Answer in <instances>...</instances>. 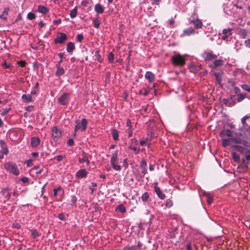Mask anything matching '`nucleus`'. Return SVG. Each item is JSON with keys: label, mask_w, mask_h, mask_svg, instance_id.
<instances>
[{"label": "nucleus", "mask_w": 250, "mask_h": 250, "mask_svg": "<svg viewBox=\"0 0 250 250\" xmlns=\"http://www.w3.org/2000/svg\"><path fill=\"white\" fill-rule=\"evenodd\" d=\"M22 99L26 102H29L32 101V98L31 95L24 94L22 96Z\"/></svg>", "instance_id": "72a5a7b5"}, {"label": "nucleus", "mask_w": 250, "mask_h": 250, "mask_svg": "<svg viewBox=\"0 0 250 250\" xmlns=\"http://www.w3.org/2000/svg\"><path fill=\"white\" fill-rule=\"evenodd\" d=\"M56 67L57 68V70L55 73V75L56 76L59 77L62 75L64 73V69L59 64H57L56 65Z\"/></svg>", "instance_id": "2eb2a0df"}, {"label": "nucleus", "mask_w": 250, "mask_h": 250, "mask_svg": "<svg viewBox=\"0 0 250 250\" xmlns=\"http://www.w3.org/2000/svg\"><path fill=\"white\" fill-rule=\"evenodd\" d=\"M118 156V150H116L112 154V156L111 157L110 163L111 162H118V159L117 158Z\"/></svg>", "instance_id": "393cba45"}, {"label": "nucleus", "mask_w": 250, "mask_h": 250, "mask_svg": "<svg viewBox=\"0 0 250 250\" xmlns=\"http://www.w3.org/2000/svg\"><path fill=\"white\" fill-rule=\"evenodd\" d=\"M231 28L224 29L222 31L223 36L221 38L223 40H227L229 36L231 35Z\"/></svg>", "instance_id": "6e6552de"}, {"label": "nucleus", "mask_w": 250, "mask_h": 250, "mask_svg": "<svg viewBox=\"0 0 250 250\" xmlns=\"http://www.w3.org/2000/svg\"><path fill=\"white\" fill-rule=\"evenodd\" d=\"M93 23L94 26L96 28H98L99 27L100 24V21L98 19H95L93 21Z\"/></svg>", "instance_id": "a19ab883"}, {"label": "nucleus", "mask_w": 250, "mask_h": 250, "mask_svg": "<svg viewBox=\"0 0 250 250\" xmlns=\"http://www.w3.org/2000/svg\"><path fill=\"white\" fill-rule=\"evenodd\" d=\"M155 191L160 199H164L165 198V194L162 193L159 187H155Z\"/></svg>", "instance_id": "412c9836"}, {"label": "nucleus", "mask_w": 250, "mask_h": 250, "mask_svg": "<svg viewBox=\"0 0 250 250\" xmlns=\"http://www.w3.org/2000/svg\"><path fill=\"white\" fill-rule=\"evenodd\" d=\"M32 235L34 237H36L40 235V234L36 230H34L32 231Z\"/></svg>", "instance_id": "603ef678"}, {"label": "nucleus", "mask_w": 250, "mask_h": 250, "mask_svg": "<svg viewBox=\"0 0 250 250\" xmlns=\"http://www.w3.org/2000/svg\"><path fill=\"white\" fill-rule=\"evenodd\" d=\"M38 11L39 12L42 13V14H46L48 12V9L47 7L42 6V5H39L38 6Z\"/></svg>", "instance_id": "bb28decb"}, {"label": "nucleus", "mask_w": 250, "mask_h": 250, "mask_svg": "<svg viewBox=\"0 0 250 250\" xmlns=\"http://www.w3.org/2000/svg\"><path fill=\"white\" fill-rule=\"evenodd\" d=\"M249 118V116H245L241 119V122L243 125L244 126L246 124V120Z\"/></svg>", "instance_id": "3c124183"}, {"label": "nucleus", "mask_w": 250, "mask_h": 250, "mask_svg": "<svg viewBox=\"0 0 250 250\" xmlns=\"http://www.w3.org/2000/svg\"><path fill=\"white\" fill-rule=\"evenodd\" d=\"M114 59V54L112 53H110L108 55V60L109 62H112Z\"/></svg>", "instance_id": "09e8293b"}, {"label": "nucleus", "mask_w": 250, "mask_h": 250, "mask_svg": "<svg viewBox=\"0 0 250 250\" xmlns=\"http://www.w3.org/2000/svg\"><path fill=\"white\" fill-rule=\"evenodd\" d=\"M9 11V8H5L2 14L0 15V18L3 20H6L7 19V16L8 15Z\"/></svg>", "instance_id": "4be33fe9"}, {"label": "nucleus", "mask_w": 250, "mask_h": 250, "mask_svg": "<svg viewBox=\"0 0 250 250\" xmlns=\"http://www.w3.org/2000/svg\"><path fill=\"white\" fill-rule=\"evenodd\" d=\"M220 135L222 136L226 135L228 137H231L232 136V133L231 130L229 129L225 130L222 131Z\"/></svg>", "instance_id": "cd10ccee"}, {"label": "nucleus", "mask_w": 250, "mask_h": 250, "mask_svg": "<svg viewBox=\"0 0 250 250\" xmlns=\"http://www.w3.org/2000/svg\"><path fill=\"white\" fill-rule=\"evenodd\" d=\"M95 11L98 14H102L104 12V8L101 4H96L94 8Z\"/></svg>", "instance_id": "5701e85b"}, {"label": "nucleus", "mask_w": 250, "mask_h": 250, "mask_svg": "<svg viewBox=\"0 0 250 250\" xmlns=\"http://www.w3.org/2000/svg\"><path fill=\"white\" fill-rule=\"evenodd\" d=\"M149 193L147 192H145L142 195L141 198L143 202H146L149 197Z\"/></svg>", "instance_id": "58836bf2"}, {"label": "nucleus", "mask_w": 250, "mask_h": 250, "mask_svg": "<svg viewBox=\"0 0 250 250\" xmlns=\"http://www.w3.org/2000/svg\"><path fill=\"white\" fill-rule=\"evenodd\" d=\"M147 142V139H146L145 140H141L140 142V145L142 146H144V145H146Z\"/></svg>", "instance_id": "052dcab7"}, {"label": "nucleus", "mask_w": 250, "mask_h": 250, "mask_svg": "<svg viewBox=\"0 0 250 250\" xmlns=\"http://www.w3.org/2000/svg\"><path fill=\"white\" fill-rule=\"evenodd\" d=\"M9 188H4L1 191L2 195L7 199H9L11 196L10 193L8 192Z\"/></svg>", "instance_id": "b1692460"}, {"label": "nucleus", "mask_w": 250, "mask_h": 250, "mask_svg": "<svg viewBox=\"0 0 250 250\" xmlns=\"http://www.w3.org/2000/svg\"><path fill=\"white\" fill-rule=\"evenodd\" d=\"M83 39V36L82 34H78L77 36V40L79 42H81L82 40Z\"/></svg>", "instance_id": "8fccbe9b"}, {"label": "nucleus", "mask_w": 250, "mask_h": 250, "mask_svg": "<svg viewBox=\"0 0 250 250\" xmlns=\"http://www.w3.org/2000/svg\"><path fill=\"white\" fill-rule=\"evenodd\" d=\"M245 45L247 47L250 48V39L246 40L245 42Z\"/></svg>", "instance_id": "13d9d810"}, {"label": "nucleus", "mask_w": 250, "mask_h": 250, "mask_svg": "<svg viewBox=\"0 0 250 250\" xmlns=\"http://www.w3.org/2000/svg\"><path fill=\"white\" fill-rule=\"evenodd\" d=\"M27 17L29 20H33L35 18L36 16L34 13L30 12L28 14Z\"/></svg>", "instance_id": "a18cd8bd"}, {"label": "nucleus", "mask_w": 250, "mask_h": 250, "mask_svg": "<svg viewBox=\"0 0 250 250\" xmlns=\"http://www.w3.org/2000/svg\"><path fill=\"white\" fill-rule=\"evenodd\" d=\"M0 145L1 147L0 152L2 153L3 154H4L5 155H7L9 152V150L5 142L2 140H0Z\"/></svg>", "instance_id": "9d476101"}, {"label": "nucleus", "mask_w": 250, "mask_h": 250, "mask_svg": "<svg viewBox=\"0 0 250 250\" xmlns=\"http://www.w3.org/2000/svg\"><path fill=\"white\" fill-rule=\"evenodd\" d=\"M232 157L235 162H238L240 160V157L238 154L235 151H233L231 153Z\"/></svg>", "instance_id": "c9c22d12"}, {"label": "nucleus", "mask_w": 250, "mask_h": 250, "mask_svg": "<svg viewBox=\"0 0 250 250\" xmlns=\"http://www.w3.org/2000/svg\"><path fill=\"white\" fill-rule=\"evenodd\" d=\"M116 209H118L122 213H125L126 211V208L123 204H120Z\"/></svg>", "instance_id": "4c0bfd02"}, {"label": "nucleus", "mask_w": 250, "mask_h": 250, "mask_svg": "<svg viewBox=\"0 0 250 250\" xmlns=\"http://www.w3.org/2000/svg\"><path fill=\"white\" fill-rule=\"evenodd\" d=\"M145 78L151 83L154 79V75L151 72L147 71L145 74Z\"/></svg>", "instance_id": "aec40b11"}, {"label": "nucleus", "mask_w": 250, "mask_h": 250, "mask_svg": "<svg viewBox=\"0 0 250 250\" xmlns=\"http://www.w3.org/2000/svg\"><path fill=\"white\" fill-rule=\"evenodd\" d=\"M241 87L245 90L250 92V86L246 84H243L241 85Z\"/></svg>", "instance_id": "c03bdc74"}, {"label": "nucleus", "mask_w": 250, "mask_h": 250, "mask_svg": "<svg viewBox=\"0 0 250 250\" xmlns=\"http://www.w3.org/2000/svg\"><path fill=\"white\" fill-rule=\"evenodd\" d=\"M239 135L248 140H250V132L248 130H244L243 129H241V132L239 133Z\"/></svg>", "instance_id": "dca6fc26"}, {"label": "nucleus", "mask_w": 250, "mask_h": 250, "mask_svg": "<svg viewBox=\"0 0 250 250\" xmlns=\"http://www.w3.org/2000/svg\"><path fill=\"white\" fill-rule=\"evenodd\" d=\"M223 74V71H221L218 73L216 72L214 73V76H215L216 82L220 85H221L222 77Z\"/></svg>", "instance_id": "f8f14e48"}, {"label": "nucleus", "mask_w": 250, "mask_h": 250, "mask_svg": "<svg viewBox=\"0 0 250 250\" xmlns=\"http://www.w3.org/2000/svg\"><path fill=\"white\" fill-rule=\"evenodd\" d=\"M195 15H193L189 19V22L194 24V27L197 29H200L203 26L202 22L199 19H196Z\"/></svg>", "instance_id": "39448f33"}, {"label": "nucleus", "mask_w": 250, "mask_h": 250, "mask_svg": "<svg viewBox=\"0 0 250 250\" xmlns=\"http://www.w3.org/2000/svg\"><path fill=\"white\" fill-rule=\"evenodd\" d=\"M234 92L236 94H241L240 93V89L238 87H234Z\"/></svg>", "instance_id": "4d7b16f0"}, {"label": "nucleus", "mask_w": 250, "mask_h": 250, "mask_svg": "<svg viewBox=\"0 0 250 250\" xmlns=\"http://www.w3.org/2000/svg\"><path fill=\"white\" fill-rule=\"evenodd\" d=\"M204 195L207 197V201L208 204H210L212 203L213 198L212 197L209 195L208 193H205Z\"/></svg>", "instance_id": "ea45409f"}, {"label": "nucleus", "mask_w": 250, "mask_h": 250, "mask_svg": "<svg viewBox=\"0 0 250 250\" xmlns=\"http://www.w3.org/2000/svg\"><path fill=\"white\" fill-rule=\"evenodd\" d=\"M40 143V140L38 137H34L31 139V145L33 147H37Z\"/></svg>", "instance_id": "6ab92c4d"}, {"label": "nucleus", "mask_w": 250, "mask_h": 250, "mask_svg": "<svg viewBox=\"0 0 250 250\" xmlns=\"http://www.w3.org/2000/svg\"><path fill=\"white\" fill-rule=\"evenodd\" d=\"M52 137L54 139H58L62 135L61 131L55 126L52 128Z\"/></svg>", "instance_id": "1a4fd4ad"}, {"label": "nucleus", "mask_w": 250, "mask_h": 250, "mask_svg": "<svg viewBox=\"0 0 250 250\" xmlns=\"http://www.w3.org/2000/svg\"><path fill=\"white\" fill-rule=\"evenodd\" d=\"M230 143H231L230 138L228 139H223L222 140V146L224 147H226V146H229V145L230 144Z\"/></svg>", "instance_id": "f704fd0d"}, {"label": "nucleus", "mask_w": 250, "mask_h": 250, "mask_svg": "<svg viewBox=\"0 0 250 250\" xmlns=\"http://www.w3.org/2000/svg\"><path fill=\"white\" fill-rule=\"evenodd\" d=\"M142 246V244L139 242L138 244V245L137 246H134V249H139L140 248H141Z\"/></svg>", "instance_id": "338daca9"}, {"label": "nucleus", "mask_w": 250, "mask_h": 250, "mask_svg": "<svg viewBox=\"0 0 250 250\" xmlns=\"http://www.w3.org/2000/svg\"><path fill=\"white\" fill-rule=\"evenodd\" d=\"M223 61L221 60H215L212 64H211L212 67H216L217 66H220L222 64Z\"/></svg>", "instance_id": "7c9ffc66"}, {"label": "nucleus", "mask_w": 250, "mask_h": 250, "mask_svg": "<svg viewBox=\"0 0 250 250\" xmlns=\"http://www.w3.org/2000/svg\"><path fill=\"white\" fill-rule=\"evenodd\" d=\"M195 33V31L194 29L190 27L187 29H186L184 30L183 36H188L192 34H194Z\"/></svg>", "instance_id": "ddd939ff"}, {"label": "nucleus", "mask_w": 250, "mask_h": 250, "mask_svg": "<svg viewBox=\"0 0 250 250\" xmlns=\"http://www.w3.org/2000/svg\"><path fill=\"white\" fill-rule=\"evenodd\" d=\"M173 205V203L172 202V201L170 200H168L167 201V203H166V206L168 208H170L171 207H172Z\"/></svg>", "instance_id": "864d4df0"}, {"label": "nucleus", "mask_w": 250, "mask_h": 250, "mask_svg": "<svg viewBox=\"0 0 250 250\" xmlns=\"http://www.w3.org/2000/svg\"><path fill=\"white\" fill-rule=\"evenodd\" d=\"M39 25L41 28H42L44 26V23L42 21H41L39 23Z\"/></svg>", "instance_id": "774afa93"}, {"label": "nucleus", "mask_w": 250, "mask_h": 250, "mask_svg": "<svg viewBox=\"0 0 250 250\" xmlns=\"http://www.w3.org/2000/svg\"><path fill=\"white\" fill-rule=\"evenodd\" d=\"M246 96V94H239V96L237 98V102H240L242 101Z\"/></svg>", "instance_id": "79ce46f5"}, {"label": "nucleus", "mask_w": 250, "mask_h": 250, "mask_svg": "<svg viewBox=\"0 0 250 250\" xmlns=\"http://www.w3.org/2000/svg\"><path fill=\"white\" fill-rule=\"evenodd\" d=\"M94 57V59L95 60H97L99 62H102V58L101 55L99 54V51H96L95 52Z\"/></svg>", "instance_id": "c85d7f7f"}, {"label": "nucleus", "mask_w": 250, "mask_h": 250, "mask_svg": "<svg viewBox=\"0 0 250 250\" xmlns=\"http://www.w3.org/2000/svg\"><path fill=\"white\" fill-rule=\"evenodd\" d=\"M224 104L228 106L231 107L234 105L236 104L234 100L232 99H224Z\"/></svg>", "instance_id": "a211bd4d"}, {"label": "nucleus", "mask_w": 250, "mask_h": 250, "mask_svg": "<svg viewBox=\"0 0 250 250\" xmlns=\"http://www.w3.org/2000/svg\"><path fill=\"white\" fill-rule=\"evenodd\" d=\"M216 56L215 55L212 54L211 53H208L207 55V58L208 59H212L216 58Z\"/></svg>", "instance_id": "de8ad7c7"}, {"label": "nucleus", "mask_w": 250, "mask_h": 250, "mask_svg": "<svg viewBox=\"0 0 250 250\" xmlns=\"http://www.w3.org/2000/svg\"><path fill=\"white\" fill-rule=\"evenodd\" d=\"M149 91L146 88L142 89L139 91V94L146 96L148 94Z\"/></svg>", "instance_id": "37998d69"}, {"label": "nucleus", "mask_w": 250, "mask_h": 250, "mask_svg": "<svg viewBox=\"0 0 250 250\" xmlns=\"http://www.w3.org/2000/svg\"><path fill=\"white\" fill-rule=\"evenodd\" d=\"M19 65H20L21 66L23 67L25 66L26 62L25 61H21L18 62Z\"/></svg>", "instance_id": "bf43d9fd"}, {"label": "nucleus", "mask_w": 250, "mask_h": 250, "mask_svg": "<svg viewBox=\"0 0 250 250\" xmlns=\"http://www.w3.org/2000/svg\"><path fill=\"white\" fill-rule=\"evenodd\" d=\"M4 167L7 171L15 175H18L20 173L18 166L13 162L6 163L4 164Z\"/></svg>", "instance_id": "f03ea898"}, {"label": "nucleus", "mask_w": 250, "mask_h": 250, "mask_svg": "<svg viewBox=\"0 0 250 250\" xmlns=\"http://www.w3.org/2000/svg\"><path fill=\"white\" fill-rule=\"evenodd\" d=\"M61 190V188L58 187L57 188H54L53 190V194L55 196L57 195L58 191Z\"/></svg>", "instance_id": "5fc2aeb1"}, {"label": "nucleus", "mask_w": 250, "mask_h": 250, "mask_svg": "<svg viewBox=\"0 0 250 250\" xmlns=\"http://www.w3.org/2000/svg\"><path fill=\"white\" fill-rule=\"evenodd\" d=\"M111 164L114 169L117 171H120L121 169V167L118 165V162H111Z\"/></svg>", "instance_id": "c756f323"}, {"label": "nucleus", "mask_w": 250, "mask_h": 250, "mask_svg": "<svg viewBox=\"0 0 250 250\" xmlns=\"http://www.w3.org/2000/svg\"><path fill=\"white\" fill-rule=\"evenodd\" d=\"M21 181L24 183H26L28 182V179L27 177H24L22 178Z\"/></svg>", "instance_id": "69168bd1"}, {"label": "nucleus", "mask_w": 250, "mask_h": 250, "mask_svg": "<svg viewBox=\"0 0 250 250\" xmlns=\"http://www.w3.org/2000/svg\"><path fill=\"white\" fill-rule=\"evenodd\" d=\"M58 218L61 220H64L65 219V216L63 213H59L58 214Z\"/></svg>", "instance_id": "6e6d98bb"}, {"label": "nucleus", "mask_w": 250, "mask_h": 250, "mask_svg": "<svg viewBox=\"0 0 250 250\" xmlns=\"http://www.w3.org/2000/svg\"><path fill=\"white\" fill-rule=\"evenodd\" d=\"M87 172L85 169H80L76 173V177L79 178L85 177Z\"/></svg>", "instance_id": "f3484780"}, {"label": "nucleus", "mask_w": 250, "mask_h": 250, "mask_svg": "<svg viewBox=\"0 0 250 250\" xmlns=\"http://www.w3.org/2000/svg\"><path fill=\"white\" fill-rule=\"evenodd\" d=\"M230 140L231 143H234L236 144H240L244 146L248 149V151L250 152L249 148L250 147V143L243 140L242 141L240 138H231Z\"/></svg>", "instance_id": "7ed1b4c3"}, {"label": "nucleus", "mask_w": 250, "mask_h": 250, "mask_svg": "<svg viewBox=\"0 0 250 250\" xmlns=\"http://www.w3.org/2000/svg\"><path fill=\"white\" fill-rule=\"evenodd\" d=\"M88 155H87V154L86 153H85V152H83L82 154V158H79V162L80 163H83V162H85V159H87V158L88 157Z\"/></svg>", "instance_id": "2f4dec72"}, {"label": "nucleus", "mask_w": 250, "mask_h": 250, "mask_svg": "<svg viewBox=\"0 0 250 250\" xmlns=\"http://www.w3.org/2000/svg\"><path fill=\"white\" fill-rule=\"evenodd\" d=\"M67 39L66 35L64 33H60L55 39L56 43H63Z\"/></svg>", "instance_id": "0eeeda50"}, {"label": "nucleus", "mask_w": 250, "mask_h": 250, "mask_svg": "<svg viewBox=\"0 0 250 250\" xmlns=\"http://www.w3.org/2000/svg\"><path fill=\"white\" fill-rule=\"evenodd\" d=\"M56 159L58 161H61L63 159V156L62 155H58L56 156Z\"/></svg>", "instance_id": "e2e57ef3"}, {"label": "nucleus", "mask_w": 250, "mask_h": 250, "mask_svg": "<svg viewBox=\"0 0 250 250\" xmlns=\"http://www.w3.org/2000/svg\"><path fill=\"white\" fill-rule=\"evenodd\" d=\"M231 147L234 148L237 151L240 153H243L245 150L248 151V149L244 146V145H232Z\"/></svg>", "instance_id": "4468645a"}, {"label": "nucleus", "mask_w": 250, "mask_h": 250, "mask_svg": "<svg viewBox=\"0 0 250 250\" xmlns=\"http://www.w3.org/2000/svg\"><path fill=\"white\" fill-rule=\"evenodd\" d=\"M77 200V198L75 196H74V195L72 196L71 198V201H70L71 204L72 205H74L76 203Z\"/></svg>", "instance_id": "49530a36"}, {"label": "nucleus", "mask_w": 250, "mask_h": 250, "mask_svg": "<svg viewBox=\"0 0 250 250\" xmlns=\"http://www.w3.org/2000/svg\"><path fill=\"white\" fill-rule=\"evenodd\" d=\"M67 144L69 146H72L74 144V141L72 139H70L67 142Z\"/></svg>", "instance_id": "680f3d73"}, {"label": "nucleus", "mask_w": 250, "mask_h": 250, "mask_svg": "<svg viewBox=\"0 0 250 250\" xmlns=\"http://www.w3.org/2000/svg\"><path fill=\"white\" fill-rule=\"evenodd\" d=\"M112 134L114 140L117 141L118 140L119 134L117 130L113 129L112 131Z\"/></svg>", "instance_id": "e433bc0d"}, {"label": "nucleus", "mask_w": 250, "mask_h": 250, "mask_svg": "<svg viewBox=\"0 0 250 250\" xmlns=\"http://www.w3.org/2000/svg\"><path fill=\"white\" fill-rule=\"evenodd\" d=\"M75 134L74 135H76V132L79 129H81L82 131H84L86 130L87 128V125L88 124L87 120L83 118L81 121L77 120L75 121Z\"/></svg>", "instance_id": "f257e3e1"}, {"label": "nucleus", "mask_w": 250, "mask_h": 250, "mask_svg": "<svg viewBox=\"0 0 250 250\" xmlns=\"http://www.w3.org/2000/svg\"><path fill=\"white\" fill-rule=\"evenodd\" d=\"M140 168L142 170V173L145 175L147 171V164L145 160H142L140 163Z\"/></svg>", "instance_id": "9b49d317"}, {"label": "nucleus", "mask_w": 250, "mask_h": 250, "mask_svg": "<svg viewBox=\"0 0 250 250\" xmlns=\"http://www.w3.org/2000/svg\"><path fill=\"white\" fill-rule=\"evenodd\" d=\"M75 49V45L73 43L69 42L67 44L66 50L68 52L71 53Z\"/></svg>", "instance_id": "a878e982"}, {"label": "nucleus", "mask_w": 250, "mask_h": 250, "mask_svg": "<svg viewBox=\"0 0 250 250\" xmlns=\"http://www.w3.org/2000/svg\"><path fill=\"white\" fill-rule=\"evenodd\" d=\"M69 96L70 94L69 93H64L58 98V103L62 105H66L69 101Z\"/></svg>", "instance_id": "423d86ee"}, {"label": "nucleus", "mask_w": 250, "mask_h": 250, "mask_svg": "<svg viewBox=\"0 0 250 250\" xmlns=\"http://www.w3.org/2000/svg\"><path fill=\"white\" fill-rule=\"evenodd\" d=\"M173 63L175 65H183L185 63V60L183 56L178 54L172 58Z\"/></svg>", "instance_id": "20e7f679"}, {"label": "nucleus", "mask_w": 250, "mask_h": 250, "mask_svg": "<svg viewBox=\"0 0 250 250\" xmlns=\"http://www.w3.org/2000/svg\"><path fill=\"white\" fill-rule=\"evenodd\" d=\"M77 7L75 6L72 10L70 11V16L71 18H74L76 17L77 14Z\"/></svg>", "instance_id": "473e14b6"}, {"label": "nucleus", "mask_w": 250, "mask_h": 250, "mask_svg": "<svg viewBox=\"0 0 250 250\" xmlns=\"http://www.w3.org/2000/svg\"><path fill=\"white\" fill-rule=\"evenodd\" d=\"M2 65L6 68H8L10 67V65H8L5 62L2 63Z\"/></svg>", "instance_id": "0e129e2a"}]
</instances>
